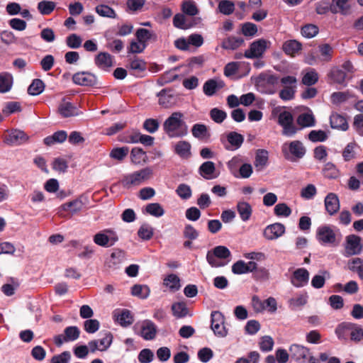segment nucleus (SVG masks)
Returning a JSON list of instances; mask_svg holds the SVG:
<instances>
[{
  "mask_svg": "<svg viewBox=\"0 0 363 363\" xmlns=\"http://www.w3.org/2000/svg\"><path fill=\"white\" fill-rule=\"evenodd\" d=\"M184 114L179 111L172 113L164 122L163 129L171 138H182L187 135L188 127L183 121Z\"/></svg>",
  "mask_w": 363,
  "mask_h": 363,
  "instance_id": "nucleus-1",
  "label": "nucleus"
},
{
  "mask_svg": "<svg viewBox=\"0 0 363 363\" xmlns=\"http://www.w3.org/2000/svg\"><path fill=\"white\" fill-rule=\"evenodd\" d=\"M152 171L150 168L146 167L132 174L123 176L120 181V184L125 189H130L132 186H139L144 181L150 178Z\"/></svg>",
  "mask_w": 363,
  "mask_h": 363,
  "instance_id": "nucleus-2",
  "label": "nucleus"
},
{
  "mask_svg": "<svg viewBox=\"0 0 363 363\" xmlns=\"http://www.w3.org/2000/svg\"><path fill=\"white\" fill-rule=\"evenodd\" d=\"M281 151L286 160L294 162L303 158L306 155V149L300 140H293L284 143Z\"/></svg>",
  "mask_w": 363,
  "mask_h": 363,
  "instance_id": "nucleus-3",
  "label": "nucleus"
},
{
  "mask_svg": "<svg viewBox=\"0 0 363 363\" xmlns=\"http://www.w3.org/2000/svg\"><path fill=\"white\" fill-rule=\"evenodd\" d=\"M231 256V252L225 246L218 245L215 247L212 251H208L206 255V260L212 267H220L225 263L220 262L218 259H227Z\"/></svg>",
  "mask_w": 363,
  "mask_h": 363,
  "instance_id": "nucleus-4",
  "label": "nucleus"
},
{
  "mask_svg": "<svg viewBox=\"0 0 363 363\" xmlns=\"http://www.w3.org/2000/svg\"><path fill=\"white\" fill-rule=\"evenodd\" d=\"M278 123L282 127L281 134L286 137H293L300 128L294 123V118L289 111H284L278 116Z\"/></svg>",
  "mask_w": 363,
  "mask_h": 363,
  "instance_id": "nucleus-5",
  "label": "nucleus"
},
{
  "mask_svg": "<svg viewBox=\"0 0 363 363\" xmlns=\"http://www.w3.org/2000/svg\"><path fill=\"white\" fill-rule=\"evenodd\" d=\"M93 240L99 246L108 247L115 245L118 240V236L113 230L105 229L95 234Z\"/></svg>",
  "mask_w": 363,
  "mask_h": 363,
  "instance_id": "nucleus-6",
  "label": "nucleus"
},
{
  "mask_svg": "<svg viewBox=\"0 0 363 363\" xmlns=\"http://www.w3.org/2000/svg\"><path fill=\"white\" fill-rule=\"evenodd\" d=\"M29 136L23 130L12 129L4 135V143L9 146H19L26 143Z\"/></svg>",
  "mask_w": 363,
  "mask_h": 363,
  "instance_id": "nucleus-7",
  "label": "nucleus"
},
{
  "mask_svg": "<svg viewBox=\"0 0 363 363\" xmlns=\"http://www.w3.org/2000/svg\"><path fill=\"white\" fill-rule=\"evenodd\" d=\"M75 84L84 86L99 87V82L97 77L89 72H79L72 76Z\"/></svg>",
  "mask_w": 363,
  "mask_h": 363,
  "instance_id": "nucleus-8",
  "label": "nucleus"
},
{
  "mask_svg": "<svg viewBox=\"0 0 363 363\" xmlns=\"http://www.w3.org/2000/svg\"><path fill=\"white\" fill-rule=\"evenodd\" d=\"M211 328L215 335L224 337L228 335V330L225 327V318L219 311H213L211 315Z\"/></svg>",
  "mask_w": 363,
  "mask_h": 363,
  "instance_id": "nucleus-9",
  "label": "nucleus"
},
{
  "mask_svg": "<svg viewBox=\"0 0 363 363\" xmlns=\"http://www.w3.org/2000/svg\"><path fill=\"white\" fill-rule=\"evenodd\" d=\"M361 237L351 234L345 238V252L347 256L357 255L362 253L363 245Z\"/></svg>",
  "mask_w": 363,
  "mask_h": 363,
  "instance_id": "nucleus-10",
  "label": "nucleus"
},
{
  "mask_svg": "<svg viewBox=\"0 0 363 363\" xmlns=\"http://www.w3.org/2000/svg\"><path fill=\"white\" fill-rule=\"evenodd\" d=\"M80 335V330L77 326H68L65 328L64 334L54 337V342L57 346H61L64 342L77 340Z\"/></svg>",
  "mask_w": 363,
  "mask_h": 363,
  "instance_id": "nucleus-11",
  "label": "nucleus"
},
{
  "mask_svg": "<svg viewBox=\"0 0 363 363\" xmlns=\"http://www.w3.org/2000/svg\"><path fill=\"white\" fill-rule=\"evenodd\" d=\"M267 40L264 39H258L252 42L250 48L245 50L244 56L249 59L262 57L267 50Z\"/></svg>",
  "mask_w": 363,
  "mask_h": 363,
  "instance_id": "nucleus-12",
  "label": "nucleus"
},
{
  "mask_svg": "<svg viewBox=\"0 0 363 363\" xmlns=\"http://www.w3.org/2000/svg\"><path fill=\"white\" fill-rule=\"evenodd\" d=\"M316 238L322 245H334L336 242V235L328 225H323L318 228Z\"/></svg>",
  "mask_w": 363,
  "mask_h": 363,
  "instance_id": "nucleus-13",
  "label": "nucleus"
},
{
  "mask_svg": "<svg viewBox=\"0 0 363 363\" xmlns=\"http://www.w3.org/2000/svg\"><path fill=\"white\" fill-rule=\"evenodd\" d=\"M309 281V272L305 268H298L296 269L291 278V284L296 288H301L308 284Z\"/></svg>",
  "mask_w": 363,
  "mask_h": 363,
  "instance_id": "nucleus-14",
  "label": "nucleus"
},
{
  "mask_svg": "<svg viewBox=\"0 0 363 363\" xmlns=\"http://www.w3.org/2000/svg\"><path fill=\"white\" fill-rule=\"evenodd\" d=\"M279 78L274 74L265 72L260 73L255 79V84L258 89L264 91L267 86H274L278 83Z\"/></svg>",
  "mask_w": 363,
  "mask_h": 363,
  "instance_id": "nucleus-15",
  "label": "nucleus"
},
{
  "mask_svg": "<svg viewBox=\"0 0 363 363\" xmlns=\"http://www.w3.org/2000/svg\"><path fill=\"white\" fill-rule=\"evenodd\" d=\"M200 21V18L189 19L182 13H177L173 18V25L177 28L186 30L198 24Z\"/></svg>",
  "mask_w": 363,
  "mask_h": 363,
  "instance_id": "nucleus-16",
  "label": "nucleus"
},
{
  "mask_svg": "<svg viewBox=\"0 0 363 363\" xmlns=\"http://www.w3.org/2000/svg\"><path fill=\"white\" fill-rule=\"evenodd\" d=\"M157 96L159 97V104L165 108H171L177 102V96L173 94L172 89H163Z\"/></svg>",
  "mask_w": 363,
  "mask_h": 363,
  "instance_id": "nucleus-17",
  "label": "nucleus"
},
{
  "mask_svg": "<svg viewBox=\"0 0 363 363\" xmlns=\"http://www.w3.org/2000/svg\"><path fill=\"white\" fill-rule=\"evenodd\" d=\"M128 68L130 69L131 74L136 77H141L147 69V63L145 60L134 57L129 59Z\"/></svg>",
  "mask_w": 363,
  "mask_h": 363,
  "instance_id": "nucleus-18",
  "label": "nucleus"
},
{
  "mask_svg": "<svg viewBox=\"0 0 363 363\" xmlns=\"http://www.w3.org/2000/svg\"><path fill=\"white\" fill-rule=\"evenodd\" d=\"M289 353L291 359L296 362H304L310 353V350L306 347L293 344L289 347Z\"/></svg>",
  "mask_w": 363,
  "mask_h": 363,
  "instance_id": "nucleus-19",
  "label": "nucleus"
},
{
  "mask_svg": "<svg viewBox=\"0 0 363 363\" xmlns=\"http://www.w3.org/2000/svg\"><path fill=\"white\" fill-rule=\"evenodd\" d=\"M325 211L330 216L337 213L340 208V200L338 196L335 193H329L324 200Z\"/></svg>",
  "mask_w": 363,
  "mask_h": 363,
  "instance_id": "nucleus-20",
  "label": "nucleus"
},
{
  "mask_svg": "<svg viewBox=\"0 0 363 363\" xmlns=\"http://www.w3.org/2000/svg\"><path fill=\"white\" fill-rule=\"evenodd\" d=\"M226 140L228 144H224L225 148L227 150H235L241 147L244 137L237 132L231 131L227 134Z\"/></svg>",
  "mask_w": 363,
  "mask_h": 363,
  "instance_id": "nucleus-21",
  "label": "nucleus"
},
{
  "mask_svg": "<svg viewBox=\"0 0 363 363\" xmlns=\"http://www.w3.org/2000/svg\"><path fill=\"white\" fill-rule=\"evenodd\" d=\"M113 316L115 320L123 327L129 326L134 321L131 312L128 309L115 310Z\"/></svg>",
  "mask_w": 363,
  "mask_h": 363,
  "instance_id": "nucleus-22",
  "label": "nucleus"
},
{
  "mask_svg": "<svg viewBox=\"0 0 363 363\" xmlns=\"http://www.w3.org/2000/svg\"><path fill=\"white\" fill-rule=\"evenodd\" d=\"M285 232V226L279 223L268 225L264 230V236L267 240H274L281 236Z\"/></svg>",
  "mask_w": 363,
  "mask_h": 363,
  "instance_id": "nucleus-23",
  "label": "nucleus"
},
{
  "mask_svg": "<svg viewBox=\"0 0 363 363\" xmlns=\"http://www.w3.org/2000/svg\"><path fill=\"white\" fill-rule=\"evenodd\" d=\"M199 173L203 178L207 180L216 179L218 176L216 173L215 164L211 161H206L202 163L199 168Z\"/></svg>",
  "mask_w": 363,
  "mask_h": 363,
  "instance_id": "nucleus-24",
  "label": "nucleus"
},
{
  "mask_svg": "<svg viewBox=\"0 0 363 363\" xmlns=\"http://www.w3.org/2000/svg\"><path fill=\"white\" fill-rule=\"evenodd\" d=\"M94 62L99 69L106 71L113 66V57L108 52H101L96 55Z\"/></svg>",
  "mask_w": 363,
  "mask_h": 363,
  "instance_id": "nucleus-25",
  "label": "nucleus"
},
{
  "mask_svg": "<svg viewBox=\"0 0 363 363\" xmlns=\"http://www.w3.org/2000/svg\"><path fill=\"white\" fill-rule=\"evenodd\" d=\"M156 334L155 324L150 320H145L141 327V336L146 340H151L155 337Z\"/></svg>",
  "mask_w": 363,
  "mask_h": 363,
  "instance_id": "nucleus-26",
  "label": "nucleus"
},
{
  "mask_svg": "<svg viewBox=\"0 0 363 363\" xmlns=\"http://www.w3.org/2000/svg\"><path fill=\"white\" fill-rule=\"evenodd\" d=\"M58 112L63 118L76 116L79 114V109L71 102L63 101L58 107Z\"/></svg>",
  "mask_w": 363,
  "mask_h": 363,
  "instance_id": "nucleus-27",
  "label": "nucleus"
},
{
  "mask_svg": "<svg viewBox=\"0 0 363 363\" xmlns=\"http://www.w3.org/2000/svg\"><path fill=\"white\" fill-rule=\"evenodd\" d=\"M191 149L190 143L186 140L177 142L174 147V152L183 159H188L191 156Z\"/></svg>",
  "mask_w": 363,
  "mask_h": 363,
  "instance_id": "nucleus-28",
  "label": "nucleus"
},
{
  "mask_svg": "<svg viewBox=\"0 0 363 363\" xmlns=\"http://www.w3.org/2000/svg\"><path fill=\"white\" fill-rule=\"evenodd\" d=\"M298 128L300 130L305 128L313 127L315 125V118L312 113H302L296 118Z\"/></svg>",
  "mask_w": 363,
  "mask_h": 363,
  "instance_id": "nucleus-29",
  "label": "nucleus"
},
{
  "mask_svg": "<svg viewBox=\"0 0 363 363\" xmlns=\"http://www.w3.org/2000/svg\"><path fill=\"white\" fill-rule=\"evenodd\" d=\"M282 49L286 55L294 57L302 50V44L296 40H289L284 43Z\"/></svg>",
  "mask_w": 363,
  "mask_h": 363,
  "instance_id": "nucleus-30",
  "label": "nucleus"
},
{
  "mask_svg": "<svg viewBox=\"0 0 363 363\" xmlns=\"http://www.w3.org/2000/svg\"><path fill=\"white\" fill-rule=\"evenodd\" d=\"M192 135L200 140H208L211 134L208 127L203 123H196L191 128Z\"/></svg>",
  "mask_w": 363,
  "mask_h": 363,
  "instance_id": "nucleus-31",
  "label": "nucleus"
},
{
  "mask_svg": "<svg viewBox=\"0 0 363 363\" xmlns=\"http://www.w3.org/2000/svg\"><path fill=\"white\" fill-rule=\"evenodd\" d=\"M236 210L242 221L247 222L250 219L252 214V208L249 203L238 201L236 205Z\"/></svg>",
  "mask_w": 363,
  "mask_h": 363,
  "instance_id": "nucleus-32",
  "label": "nucleus"
},
{
  "mask_svg": "<svg viewBox=\"0 0 363 363\" xmlns=\"http://www.w3.org/2000/svg\"><path fill=\"white\" fill-rule=\"evenodd\" d=\"M328 77L330 78V81L333 83L342 85L343 86H345L347 85L345 82V72L337 67H335L331 69L330 72L328 74Z\"/></svg>",
  "mask_w": 363,
  "mask_h": 363,
  "instance_id": "nucleus-33",
  "label": "nucleus"
},
{
  "mask_svg": "<svg viewBox=\"0 0 363 363\" xmlns=\"http://www.w3.org/2000/svg\"><path fill=\"white\" fill-rule=\"evenodd\" d=\"M330 122L333 128L345 131L349 128L346 118L338 113L333 114L330 118Z\"/></svg>",
  "mask_w": 363,
  "mask_h": 363,
  "instance_id": "nucleus-34",
  "label": "nucleus"
},
{
  "mask_svg": "<svg viewBox=\"0 0 363 363\" xmlns=\"http://www.w3.org/2000/svg\"><path fill=\"white\" fill-rule=\"evenodd\" d=\"M67 138V133L65 130H58L55 132L52 135H49L44 138V143L50 146L55 143H62Z\"/></svg>",
  "mask_w": 363,
  "mask_h": 363,
  "instance_id": "nucleus-35",
  "label": "nucleus"
},
{
  "mask_svg": "<svg viewBox=\"0 0 363 363\" xmlns=\"http://www.w3.org/2000/svg\"><path fill=\"white\" fill-rule=\"evenodd\" d=\"M13 83V78L11 74L4 72L0 73V93L9 91Z\"/></svg>",
  "mask_w": 363,
  "mask_h": 363,
  "instance_id": "nucleus-36",
  "label": "nucleus"
},
{
  "mask_svg": "<svg viewBox=\"0 0 363 363\" xmlns=\"http://www.w3.org/2000/svg\"><path fill=\"white\" fill-rule=\"evenodd\" d=\"M348 1L349 0H333L332 4L330 5V11L333 13H341L347 14L350 9Z\"/></svg>",
  "mask_w": 363,
  "mask_h": 363,
  "instance_id": "nucleus-37",
  "label": "nucleus"
},
{
  "mask_svg": "<svg viewBox=\"0 0 363 363\" xmlns=\"http://www.w3.org/2000/svg\"><path fill=\"white\" fill-rule=\"evenodd\" d=\"M268 161V152L265 150H258L254 162L257 171L262 170L267 165Z\"/></svg>",
  "mask_w": 363,
  "mask_h": 363,
  "instance_id": "nucleus-38",
  "label": "nucleus"
},
{
  "mask_svg": "<svg viewBox=\"0 0 363 363\" xmlns=\"http://www.w3.org/2000/svg\"><path fill=\"white\" fill-rule=\"evenodd\" d=\"M223 86V82L218 83L215 79L207 80L203 86V93L208 96H211L216 94L218 89Z\"/></svg>",
  "mask_w": 363,
  "mask_h": 363,
  "instance_id": "nucleus-39",
  "label": "nucleus"
},
{
  "mask_svg": "<svg viewBox=\"0 0 363 363\" xmlns=\"http://www.w3.org/2000/svg\"><path fill=\"white\" fill-rule=\"evenodd\" d=\"M244 43V40L240 37L230 36L224 39L221 47L225 50H235Z\"/></svg>",
  "mask_w": 363,
  "mask_h": 363,
  "instance_id": "nucleus-40",
  "label": "nucleus"
},
{
  "mask_svg": "<svg viewBox=\"0 0 363 363\" xmlns=\"http://www.w3.org/2000/svg\"><path fill=\"white\" fill-rule=\"evenodd\" d=\"M357 324L350 322H343L337 325L335 334L339 339L345 338L348 332L352 333L356 328Z\"/></svg>",
  "mask_w": 363,
  "mask_h": 363,
  "instance_id": "nucleus-41",
  "label": "nucleus"
},
{
  "mask_svg": "<svg viewBox=\"0 0 363 363\" xmlns=\"http://www.w3.org/2000/svg\"><path fill=\"white\" fill-rule=\"evenodd\" d=\"M83 203L81 199H77L72 201L67 202L60 206V209L65 211H69L72 215L82 210Z\"/></svg>",
  "mask_w": 363,
  "mask_h": 363,
  "instance_id": "nucleus-42",
  "label": "nucleus"
},
{
  "mask_svg": "<svg viewBox=\"0 0 363 363\" xmlns=\"http://www.w3.org/2000/svg\"><path fill=\"white\" fill-rule=\"evenodd\" d=\"M45 84L43 80L35 79L28 88V93L32 96L40 94L45 89Z\"/></svg>",
  "mask_w": 363,
  "mask_h": 363,
  "instance_id": "nucleus-43",
  "label": "nucleus"
},
{
  "mask_svg": "<svg viewBox=\"0 0 363 363\" xmlns=\"http://www.w3.org/2000/svg\"><path fill=\"white\" fill-rule=\"evenodd\" d=\"M150 293V288L146 285L135 284L131 288V294L142 299L147 298Z\"/></svg>",
  "mask_w": 363,
  "mask_h": 363,
  "instance_id": "nucleus-44",
  "label": "nucleus"
},
{
  "mask_svg": "<svg viewBox=\"0 0 363 363\" xmlns=\"http://www.w3.org/2000/svg\"><path fill=\"white\" fill-rule=\"evenodd\" d=\"M179 282L180 280L178 276L174 274H171L164 278L163 284L167 287H169L171 291L174 292L179 289L181 286Z\"/></svg>",
  "mask_w": 363,
  "mask_h": 363,
  "instance_id": "nucleus-45",
  "label": "nucleus"
},
{
  "mask_svg": "<svg viewBox=\"0 0 363 363\" xmlns=\"http://www.w3.org/2000/svg\"><path fill=\"white\" fill-rule=\"evenodd\" d=\"M95 11L100 16L110 18H116L117 17L116 11L106 4H99L95 7Z\"/></svg>",
  "mask_w": 363,
  "mask_h": 363,
  "instance_id": "nucleus-46",
  "label": "nucleus"
},
{
  "mask_svg": "<svg viewBox=\"0 0 363 363\" xmlns=\"http://www.w3.org/2000/svg\"><path fill=\"white\" fill-rule=\"evenodd\" d=\"M133 163L139 164L145 162L147 158L146 152L140 147H133L130 152Z\"/></svg>",
  "mask_w": 363,
  "mask_h": 363,
  "instance_id": "nucleus-47",
  "label": "nucleus"
},
{
  "mask_svg": "<svg viewBox=\"0 0 363 363\" xmlns=\"http://www.w3.org/2000/svg\"><path fill=\"white\" fill-rule=\"evenodd\" d=\"M172 311L173 315L177 318H182L187 315L188 314V308L184 302H177L174 303L172 306Z\"/></svg>",
  "mask_w": 363,
  "mask_h": 363,
  "instance_id": "nucleus-48",
  "label": "nucleus"
},
{
  "mask_svg": "<svg viewBox=\"0 0 363 363\" xmlns=\"http://www.w3.org/2000/svg\"><path fill=\"white\" fill-rule=\"evenodd\" d=\"M145 212L155 217H161L164 214V210L158 203H150L146 205Z\"/></svg>",
  "mask_w": 363,
  "mask_h": 363,
  "instance_id": "nucleus-49",
  "label": "nucleus"
},
{
  "mask_svg": "<svg viewBox=\"0 0 363 363\" xmlns=\"http://www.w3.org/2000/svg\"><path fill=\"white\" fill-rule=\"evenodd\" d=\"M323 174L328 179H336L340 176V171L332 162H327L323 169Z\"/></svg>",
  "mask_w": 363,
  "mask_h": 363,
  "instance_id": "nucleus-50",
  "label": "nucleus"
},
{
  "mask_svg": "<svg viewBox=\"0 0 363 363\" xmlns=\"http://www.w3.org/2000/svg\"><path fill=\"white\" fill-rule=\"evenodd\" d=\"M135 37L138 41L143 44H147L149 40L152 38L155 37V35L152 31H150L146 28H138L135 32Z\"/></svg>",
  "mask_w": 363,
  "mask_h": 363,
  "instance_id": "nucleus-51",
  "label": "nucleus"
},
{
  "mask_svg": "<svg viewBox=\"0 0 363 363\" xmlns=\"http://www.w3.org/2000/svg\"><path fill=\"white\" fill-rule=\"evenodd\" d=\"M56 4L50 1H42L38 4V9L42 15H49L55 9Z\"/></svg>",
  "mask_w": 363,
  "mask_h": 363,
  "instance_id": "nucleus-52",
  "label": "nucleus"
},
{
  "mask_svg": "<svg viewBox=\"0 0 363 363\" xmlns=\"http://www.w3.org/2000/svg\"><path fill=\"white\" fill-rule=\"evenodd\" d=\"M153 234L154 229L147 223L143 224L138 231V237L144 240H150L152 238Z\"/></svg>",
  "mask_w": 363,
  "mask_h": 363,
  "instance_id": "nucleus-53",
  "label": "nucleus"
},
{
  "mask_svg": "<svg viewBox=\"0 0 363 363\" xmlns=\"http://www.w3.org/2000/svg\"><path fill=\"white\" fill-rule=\"evenodd\" d=\"M211 118L216 123H221L227 118L225 111L218 108H213L209 113Z\"/></svg>",
  "mask_w": 363,
  "mask_h": 363,
  "instance_id": "nucleus-54",
  "label": "nucleus"
},
{
  "mask_svg": "<svg viewBox=\"0 0 363 363\" xmlns=\"http://www.w3.org/2000/svg\"><path fill=\"white\" fill-rule=\"evenodd\" d=\"M182 9L184 13L194 16L199 13V10L194 1H185L182 3Z\"/></svg>",
  "mask_w": 363,
  "mask_h": 363,
  "instance_id": "nucleus-55",
  "label": "nucleus"
},
{
  "mask_svg": "<svg viewBox=\"0 0 363 363\" xmlns=\"http://www.w3.org/2000/svg\"><path fill=\"white\" fill-rule=\"evenodd\" d=\"M318 50L324 61L329 62L331 60L333 54V48L328 43L320 45Z\"/></svg>",
  "mask_w": 363,
  "mask_h": 363,
  "instance_id": "nucleus-56",
  "label": "nucleus"
},
{
  "mask_svg": "<svg viewBox=\"0 0 363 363\" xmlns=\"http://www.w3.org/2000/svg\"><path fill=\"white\" fill-rule=\"evenodd\" d=\"M318 27L313 24H306L301 28V35L307 38H311L318 33Z\"/></svg>",
  "mask_w": 363,
  "mask_h": 363,
  "instance_id": "nucleus-57",
  "label": "nucleus"
},
{
  "mask_svg": "<svg viewBox=\"0 0 363 363\" xmlns=\"http://www.w3.org/2000/svg\"><path fill=\"white\" fill-rule=\"evenodd\" d=\"M179 78V75L173 74L172 71H168L162 74L157 79V84L164 86L166 84L172 82Z\"/></svg>",
  "mask_w": 363,
  "mask_h": 363,
  "instance_id": "nucleus-58",
  "label": "nucleus"
},
{
  "mask_svg": "<svg viewBox=\"0 0 363 363\" xmlns=\"http://www.w3.org/2000/svg\"><path fill=\"white\" fill-rule=\"evenodd\" d=\"M218 9L220 12L224 15H230L235 10L233 2L229 0H222L218 4Z\"/></svg>",
  "mask_w": 363,
  "mask_h": 363,
  "instance_id": "nucleus-59",
  "label": "nucleus"
},
{
  "mask_svg": "<svg viewBox=\"0 0 363 363\" xmlns=\"http://www.w3.org/2000/svg\"><path fill=\"white\" fill-rule=\"evenodd\" d=\"M328 135L324 130H313L308 134V139L313 143L324 142L327 140Z\"/></svg>",
  "mask_w": 363,
  "mask_h": 363,
  "instance_id": "nucleus-60",
  "label": "nucleus"
},
{
  "mask_svg": "<svg viewBox=\"0 0 363 363\" xmlns=\"http://www.w3.org/2000/svg\"><path fill=\"white\" fill-rule=\"evenodd\" d=\"M128 152L129 148L128 147H116L110 152V157L121 161L128 155Z\"/></svg>",
  "mask_w": 363,
  "mask_h": 363,
  "instance_id": "nucleus-61",
  "label": "nucleus"
},
{
  "mask_svg": "<svg viewBox=\"0 0 363 363\" xmlns=\"http://www.w3.org/2000/svg\"><path fill=\"white\" fill-rule=\"evenodd\" d=\"M274 212L277 216L289 217L291 214V209L285 203H279L275 206Z\"/></svg>",
  "mask_w": 363,
  "mask_h": 363,
  "instance_id": "nucleus-62",
  "label": "nucleus"
},
{
  "mask_svg": "<svg viewBox=\"0 0 363 363\" xmlns=\"http://www.w3.org/2000/svg\"><path fill=\"white\" fill-rule=\"evenodd\" d=\"M100 327V323L96 319H88L84 322V329L88 333H96Z\"/></svg>",
  "mask_w": 363,
  "mask_h": 363,
  "instance_id": "nucleus-63",
  "label": "nucleus"
},
{
  "mask_svg": "<svg viewBox=\"0 0 363 363\" xmlns=\"http://www.w3.org/2000/svg\"><path fill=\"white\" fill-rule=\"evenodd\" d=\"M140 363H150L154 359V353L150 349L142 350L138 356Z\"/></svg>",
  "mask_w": 363,
  "mask_h": 363,
  "instance_id": "nucleus-64",
  "label": "nucleus"
}]
</instances>
